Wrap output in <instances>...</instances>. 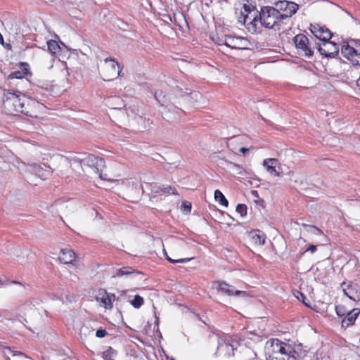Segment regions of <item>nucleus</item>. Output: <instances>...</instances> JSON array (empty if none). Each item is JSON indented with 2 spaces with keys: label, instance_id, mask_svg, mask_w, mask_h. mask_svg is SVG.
I'll use <instances>...</instances> for the list:
<instances>
[{
  "label": "nucleus",
  "instance_id": "nucleus-33",
  "mask_svg": "<svg viewBox=\"0 0 360 360\" xmlns=\"http://www.w3.org/2000/svg\"><path fill=\"white\" fill-rule=\"evenodd\" d=\"M181 209L184 212H190L191 211V203L188 201H184L181 204Z\"/></svg>",
  "mask_w": 360,
  "mask_h": 360
},
{
  "label": "nucleus",
  "instance_id": "nucleus-7",
  "mask_svg": "<svg viewBox=\"0 0 360 360\" xmlns=\"http://www.w3.org/2000/svg\"><path fill=\"white\" fill-rule=\"evenodd\" d=\"M104 76L105 80H112L120 75L122 67L115 58H107L104 60Z\"/></svg>",
  "mask_w": 360,
  "mask_h": 360
},
{
  "label": "nucleus",
  "instance_id": "nucleus-18",
  "mask_svg": "<svg viewBox=\"0 0 360 360\" xmlns=\"http://www.w3.org/2000/svg\"><path fill=\"white\" fill-rule=\"evenodd\" d=\"M153 192L158 194H172L177 195V191L175 187L168 185H161L155 187Z\"/></svg>",
  "mask_w": 360,
  "mask_h": 360
},
{
  "label": "nucleus",
  "instance_id": "nucleus-8",
  "mask_svg": "<svg viewBox=\"0 0 360 360\" xmlns=\"http://www.w3.org/2000/svg\"><path fill=\"white\" fill-rule=\"evenodd\" d=\"M278 356L272 357V360H299L300 356L294 347L285 342L280 346Z\"/></svg>",
  "mask_w": 360,
  "mask_h": 360
},
{
  "label": "nucleus",
  "instance_id": "nucleus-35",
  "mask_svg": "<svg viewBox=\"0 0 360 360\" xmlns=\"http://www.w3.org/2000/svg\"><path fill=\"white\" fill-rule=\"evenodd\" d=\"M249 18V16L248 14H245L243 12L240 13V15L238 18V21L240 22H243L244 25H245L247 20Z\"/></svg>",
  "mask_w": 360,
  "mask_h": 360
},
{
  "label": "nucleus",
  "instance_id": "nucleus-49",
  "mask_svg": "<svg viewBox=\"0 0 360 360\" xmlns=\"http://www.w3.org/2000/svg\"><path fill=\"white\" fill-rule=\"evenodd\" d=\"M356 86L358 89L360 91V77L356 80Z\"/></svg>",
  "mask_w": 360,
  "mask_h": 360
},
{
  "label": "nucleus",
  "instance_id": "nucleus-51",
  "mask_svg": "<svg viewBox=\"0 0 360 360\" xmlns=\"http://www.w3.org/2000/svg\"><path fill=\"white\" fill-rule=\"evenodd\" d=\"M155 323L157 326H158V323H159V321H158V318L156 317V321H155Z\"/></svg>",
  "mask_w": 360,
  "mask_h": 360
},
{
  "label": "nucleus",
  "instance_id": "nucleus-28",
  "mask_svg": "<svg viewBox=\"0 0 360 360\" xmlns=\"http://www.w3.org/2000/svg\"><path fill=\"white\" fill-rule=\"evenodd\" d=\"M236 210L241 217H244L247 215L248 207L245 204H238Z\"/></svg>",
  "mask_w": 360,
  "mask_h": 360
},
{
  "label": "nucleus",
  "instance_id": "nucleus-19",
  "mask_svg": "<svg viewBox=\"0 0 360 360\" xmlns=\"http://www.w3.org/2000/svg\"><path fill=\"white\" fill-rule=\"evenodd\" d=\"M225 162L226 166L235 172L236 174L240 177H243L246 175V172L241 165L229 160H225Z\"/></svg>",
  "mask_w": 360,
  "mask_h": 360
},
{
  "label": "nucleus",
  "instance_id": "nucleus-55",
  "mask_svg": "<svg viewBox=\"0 0 360 360\" xmlns=\"http://www.w3.org/2000/svg\"><path fill=\"white\" fill-rule=\"evenodd\" d=\"M44 167H47V166H46V165H44ZM48 168H50V167H48Z\"/></svg>",
  "mask_w": 360,
  "mask_h": 360
},
{
  "label": "nucleus",
  "instance_id": "nucleus-21",
  "mask_svg": "<svg viewBox=\"0 0 360 360\" xmlns=\"http://www.w3.org/2000/svg\"><path fill=\"white\" fill-rule=\"evenodd\" d=\"M141 274L139 271H136L133 267L131 266H124L121 269L117 270L115 275L114 276H128L132 274Z\"/></svg>",
  "mask_w": 360,
  "mask_h": 360
},
{
  "label": "nucleus",
  "instance_id": "nucleus-30",
  "mask_svg": "<svg viewBox=\"0 0 360 360\" xmlns=\"http://www.w3.org/2000/svg\"><path fill=\"white\" fill-rule=\"evenodd\" d=\"M165 254L166 255L167 260L172 264L186 263L191 259V258H182V259H173L172 258H170L169 256H167L166 252H165Z\"/></svg>",
  "mask_w": 360,
  "mask_h": 360
},
{
  "label": "nucleus",
  "instance_id": "nucleus-12",
  "mask_svg": "<svg viewBox=\"0 0 360 360\" xmlns=\"http://www.w3.org/2000/svg\"><path fill=\"white\" fill-rule=\"evenodd\" d=\"M283 342L279 340L277 338L271 339L268 340L266 343V348L269 352V357L267 360H272V357H275L276 356L280 355L278 354V351H280V346L283 344Z\"/></svg>",
  "mask_w": 360,
  "mask_h": 360
},
{
  "label": "nucleus",
  "instance_id": "nucleus-11",
  "mask_svg": "<svg viewBox=\"0 0 360 360\" xmlns=\"http://www.w3.org/2000/svg\"><path fill=\"white\" fill-rule=\"evenodd\" d=\"M293 40L295 46L297 49H301L304 52L305 56L309 58L313 56L314 51L309 46V39L306 35L303 34H297L294 37Z\"/></svg>",
  "mask_w": 360,
  "mask_h": 360
},
{
  "label": "nucleus",
  "instance_id": "nucleus-44",
  "mask_svg": "<svg viewBox=\"0 0 360 360\" xmlns=\"http://www.w3.org/2000/svg\"><path fill=\"white\" fill-rule=\"evenodd\" d=\"M251 193H252V196L256 197V198H259V194H258V191H257L252 190L251 191Z\"/></svg>",
  "mask_w": 360,
  "mask_h": 360
},
{
  "label": "nucleus",
  "instance_id": "nucleus-9",
  "mask_svg": "<svg viewBox=\"0 0 360 360\" xmlns=\"http://www.w3.org/2000/svg\"><path fill=\"white\" fill-rule=\"evenodd\" d=\"M341 54L352 65L360 66V46L355 49L347 43L344 44L341 47Z\"/></svg>",
  "mask_w": 360,
  "mask_h": 360
},
{
  "label": "nucleus",
  "instance_id": "nucleus-41",
  "mask_svg": "<svg viewBox=\"0 0 360 360\" xmlns=\"http://www.w3.org/2000/svg\"><path fill=\"white\" fill-rule=\"evenodd\" d=\"M103 293L108 297L110 298V301L112 303V301L115 300V295L112 293H108L105 290H103Z\"/></svg>",
  "mask_w": 360,
  "mask_h": 360
},
{
  "label": "nucleus",
  "instance_id": "nucleus-32",
  "mask_svg": "<svg viewBox=\"0 0 360 360\" xmlns=\"http://www.w3.org/2000/svg\"><path fill=\"white\" fill-rule=\"evenodd\" d=\"M354 323L351 319L350 316L346 315L342 321V326L345 328H347L349 326L353 325Z\"/></svg>",
  "mask_w": 360,
  "mask_h": 360
},
{
  "label": "nucleus",
  "instance_id": "nucleus-29",
  "mask_svg": "<svg viewBox=\"0 0 360 360\" xmlns=\"http://www.w3.org/2000/svg\"><path fill=\"white\" fill-rule=\"evenodd\" d=\"M101 302L103 304L105 309H110L112 308V303L110 301V298H108L104 293L101 297Z\"/></svg>",
  "mask_w": 360,
  "mask_h": 360
},
{
  "label": "nucleus",
  "instance_id": "nucleus-54",
  "mask_svg": "<svg viewBox=\"0 0 360 360\" xmlns=\"http://www.w3.org/2000/svg\"><path fill=\"white\" fill-rule=\"evenodd\" d=\"M2 285L1 281L0 280V286Z\"/></svg>",
  "mask_w": 360,
  "mask_h": 360
},
{
  "label": "nucleus",
  "instance_id": "nucleus-6",
  "mask_svg": "<svg viewBox=\"0 0 360 360\" xmlns=\"http://www.w3.org/2000/svg\"><path fill=\"white\" fill-rule=\"evenodd\" d=\"M82 167H88L91 168L94 172L102 177V172L105 167V162L103 158H98L93 154H89L80 160Z\"/></svg>",
  "mask_w": 360,
  "mask_h": 360
},
{
  "label": "nucleus",
  "instance_id": "nucleus-13",
  "mask_svg": "<svg viewBox=\"0 0 360 360\" xmlns=\"http://www.w3.org/2000/svg\"><path fill=\"white\" fill-rule=\"evenodd\" d=\"M20 70L12 72L8 75V79H22L26 75H32L30 65L27 63L21 62L19 64Z\"/></svg>",
  "mask_w": 360,
  "mask_h": 360
},
{
  "label": "nucleus",
  "instance_id": "nucleus-14",
  "mask_svg": "<svg viewBox=\"0 0 360 360\" xmlns=\"http://www.w3.org/2000/svg\"><path fill=\"white\" fill-rule=\"evenodd\" d=\"M344 294L350 300L357 302L360 301V289L356 284H349L342 288Z\"/></svg>",
  "mask_w": 360,
  "mask_h": 360
},
{
  "label": "nucleus",
  "instance_id": "nucleus-42",
  "mask_svg": "<svg viewBox=\"0 0 360 360\" xmlns=\"http://www.w3.org/2000/svg\"><path fill=\"white\" fill-rule=\"evenodd\" d=\"M321 27L319 25H311L310 26V30L311 32V33L314 35V31L315 30H317L318 28H320Z\"/></svg>",
  "mask_w": 360,
  "mask_h": 360
},
{
  "label": "nucleus",
  "instance_id": "nucleus-4",
  "mask_svg": "<svg viewBox=\"0 0 360 360\" xmlns=\"http://www.w3.org/2000/svg\"><path fill=\"white\" fill-rule=\"evenodd\" d=\"M27 99L25 95H18L15 93H9L4 101V108L6 109L9 113H22L28 115L27 108L25 103Z\"/></svg>",
  "mask_w": 360,
  "mask_h": 360
},
{
  "label": "nucleus",
  "instance_id": "nucleus-16",
  "mask_svg": "<svg viewBox=\"0 0 360 360\" xmlns=\"http://www.w3.org/2000/svg\"><path fill=\"white\" fill-rule=\"evenodd\" d=\"M314 32V37L322 41L330 40L333 36L330 31L326 27H321L317 30H315Z\"/></svg>",
  "mask_w": 360,
  "mask_h": 360
},
{
  "label": "nucleus",
  "instance_id": "nucleus-43",
  "mask_svg": "<svg viewBox=\"0 0 360 360\" xmlns=\"http://www.w3.org/2000/svg\"><path fill=\"white\" fill-rule=\"evenodd\" d=\"M6 49L8 50H11L12 49V46L11 44L9 43H4V45H3Z\"/></svg>",
  "mask_w": 360,
  "mask_h": 360
},
{
  "label": "nucleus",
  "instance_id": "nucleus-46",
  "mask_svg": "<svg viewBox=\"0 0 360 360\" xmlns=\"http://www.w3.org/2000/svg\"><path fill=\"white\" fill-rule=\"evenodd\" d=\"M240 153H243V154H245L247 151H248V148H245V147H242L240 148Z\"/></svg>",
  "mask_w": 360,
  "mask_h": 360
},
{
  "label": "nucleus",
  "instance_id": "nucleus-27",
  "mask_svg": "<svg viewBox=\"0 0 360 360\" xmlns=\"http://www.w3.org/2000/svg\"><path fill=\"white\" fill-rule=\"evenodd\" d=\"M335 311L338 316H345L347 315L349 310L344 305H338L335 307Z\"/></svg>",
  "mask_w": 360,
  "mask_h": 360
},
{
  "label": "nucleus",
  "instance_id": "nucleus-48",
  "mask_svg": "<svg viewBox=\"0 0 360 360\" xmlns=\"http://www.w3.org/2000/svg\"><path fill=\"white\" fill-rule=\"evenodd\" d=\"M300 294V296H301V299H302V302L303 303L305 304V305H307V304L304 302V299H305V295L304 294H302V292H299Z\"/></svg>",
  "mask_w": 360,
  "mask_h": 360
},
{
  "label": "nucleus",
  "instance_id": "nucleus-3",
  "mask_svg": "<svg viewBox=\"0 0 360 360\" xmlns=\"http://www.w3.org/2000/svg\"><path fill=\"white\" fill-rule=\"evenodd\" d=\"M208 343L217 346V352H221L226 356H233L240 344L231 336L220 337L219 334L211 333L208 337Z\"/></svg>",
  "mask_w": 360,
  "mask_h": 360
},
{
  "label": "nucleus",
  "instance_id": "nucleus-53",
  "mask_svg": "<svg viewBox=\"0 0 360 360\" xmlns=\"http://www.w3.org/2000/svg\"><path fill=\"white\" fill-rule=\"evenodd\" d=\"M114 109H116V108H121V107H113Z\"/></svg>",
  "mask_w": 360,
  "mask_h": 360
},
{
  "label": "nucleus",
  "instance_id": "nucleus-37",
  "mask_svg": "<svg viewBox=\"0 0 360 360\" xmlns=\"http://www.w3.org/2000/svg\"><path fill=\"white\" fill-rule=\"evenodd\" d=\"M254 8H255V7H251L249 5L244 4L243 5V9H244V12L243 13H245V14L249 15L254 10Z\"/></svg>",
  "mask_w": 360,
  "mask_h": 360
},
{
  "label": "nucleus",
  "instance_id": "nucleus-10",
  "mask_svg": "<svg viewBox=\"0 0 360 360\" xmlns=\"http://www.w3.org/2000/svg\"><path fill=\"white\" fill-rule=\"evenodd\" d=\"M318 51L326 58H335L339 53L338 45L330 40H325L318 44Z\"/></svg>",
  "mask_w": 360,
  "mask_h": 360
},
{
  "label": "nucleus",
  "instance_id": "nucleus-52",
  "mask_svg": "<svg viewBox=\"0 0 360 360\" xmlns=\"http://www.w3.org/2000/svg\"><path fill=\"white\" fill-rule=\"evenodd\" d=\"M345 285H346V283H345V282L342 283H341V287H342V288H343V286H344Z\"/></svg>",
  "mask_w": 360,
  "mask_h": 360
},
{
  "label": "nucleus",
  "instance_id": "nucleus-23",
  "mask_svg": "<svg viewBox=\"0 0 360 360\" xmlns=\"http://www.w3.org/2000/svg\"><path fill=\"white\" fill-rule=\"evenodd\" d=\"M49 51L52 54H56L60 51V47L58 42L55 40H49L47 41Z\"/></svg>",
  "mask_w": 360,
  "mask_h": 360
},
{
  "label": "nucleus",
  "instance_id": "nucleus-25",
  "mask_svg": "<svg viewBox=\"0 0 360 360\" xmlns=\"http://www.w3.org/2000/svg\"><path fill=\"white\" fill-rule=\"evenodd\" d=\"M144 303L143 298L139 295H136L132 300L130 301V304L135 308L139 309Z\"/></svg>",
  "mask_w": 360,
  "mask_h": 360
},
{
  "label": "nucleus",
  "instance_id": "nucleus-1",
  "mask_svg": "<svg viewBox=\"0 0 360 360\" xmlns=\"http://www.w3.org/2000/svg\"><path fill=\"white\" fill-rule=\"evenodd\" d=\"M156 101L162 107L161 113L164 120L168 122H173L176 118V115L180 116L183 112L181 108L178 105H181V101L194 104L202 98V95L198 91H192L190 93L183 92L182 89L179 86L173 88L172 92L165 94L162 91H158L154 95Z\"/></svg>",
  "mask_w": 360,
  "mask_h": 360
},
{
  "label": "nucleus",
  "instance_id": "nucleus-17",
  "mask_svg": "<svg viewBox=\"0 0 360 360\" xmlns=\"http://www.w3.org/2000/svg\"><path fill=\"white\" fill-rule=\"evenodd\" d=\"M252 243L255 245H262L265 243L266 236L259 230H254L250 233Z\"/></svg>",
  "mask_w": 360,
  "mask_h": 360
},
{
  "label": "nucleus",
  "instance_id": "nucleus-39",
  "mask_svg": "<svg viewBox=\"0 0 360 360\" xmlns=\"http://www.w3.org/2000/svg\"><path fill=\"white\" fill-rule=\"evenodd\" d=\"M233 295L234 296L246 297V296H248V293L245 291L235 290Z\"/></svg>",
  "mask_w": 360,
  "mask_h": 360
},
{
  "label": "nucleus",
  "instance_id": "nucleus-31",
  "mask_svg": "<svg viewBox=\"0 0 360 360\" xmlns=\"http://www.w3.org/2000/svg\"><path fill=\"white\" fill-rule=\"evenodd\" d=\"M360 314V309L359 308H354L352 310H349L347 315L350 316L351 319H352L353 322L354 323L356 318Z\"/></svg>",
  "mask_w": 360,
  "mask_h": 360
},
{
  "label": "nucleus",
  "instance_id": "nucleus-26",
  "mask_svg": "<svg viewBox=\"0 0 360 360\" xmlns=\"http://www.w3.org/2000/svg\"><path fill=\"white\" fill-rule=\"evenodd\" d=\"M116 354V352L111 347H109L105 352H103V357L104 360H114L113 356Z\"/></svg>",
  "mask_w": 360,
  "mask_h": 360
},
{
  "label": "nucleus",
  "instance_id": "nucleus-20",
  "mask_svg": "<svg viewBox=\"0 0 360 360\" xmlns=\"http://www.w3.org/2000/svg\"><path fill=\"white\" fill-rule=\"evenodd\" d=\"M218 288L217 290L221 291L222 293L229 295L233 296L234 293L235 288L233 286L228 284L225 281H218Z\"/></svg>",
  "mask_w": 360,
  "mask_h": 360
},
{
  "label": "nucleus",
  "instance_id": "nucleus-40",
  "mask_svg": "<svg viewBox=\"0 0 360 360\" xmlns=\"http://www.w3.org/2000/svg\"><path fill=\"white\" fill-rule=\"evenodd\" d=\"M317 250V245H309L307 248L305 252H310L311 253H314Z\"/></svg>",
  "mask_w": 360,
  "mask_h": 360
},
{
  "label": "nucleus",
  "instance_id": "nucleus-2",
  "mask_svg": "<svg viewBox=\"0 0 360 360\" xmlns=\"http://www.w3.org/2000/svg\"><path fill=\"white\" fill-rule=\"evenodd\" d=\"M258 22L267 29H272L275 31H279L283 24V19H280L278 11L275 10L273 6L262 7L258 15L254 16L253 19L248 24L249 31L256 32L257 30Z\"/></svg>",
  "mask_w": 360,
  "mask_h": 360
},
{
  "label": "nucleus",
  "instance_id": "nucleus-22",
  "mask_svg": "<svg viewBox=\"0 0 360 360\" xmlns=\"http://www.w3.org/2000/svg\"><path fill=\"white\" fill-rule=\"evenodd\" d=\"M274 162H276L275 159H268L264 161L263 165L264 166H266V169L270 174L278 176L279 174L277 172L276 167L273 165Z\"/></svg>",
  "mask_w": 360,
  "mask_h": 360
},
{
  "label": "nucleus",
  "instance_id": "nucleus-50",
  "mask_svg": "<svg viewBox=\"0 0 360 360\" xmlns=\"http://www.w3.org/2000/svg\"><path fill=\"white\" fill-rule=\"evenodd\" d=\"M0 44L4 45V37L1 33H0Z\"/></svg>",
  "mask_w": 360,
  "mask_h": 360
},
{
  "label": "nucleus",
  "instance_id": "nucleus-38",
  "mask_svg": "<svg viewBox=\"0 0 360 360\" xmlns=\"http://www.w3.org/2000/svg\"><path fill=\"white\" fill-rule=\"evenodd\" d=\"M214 0H202V8L204 7L208 8L210 7V6L212 4Z\"/></svg>",
  "mask_w": 360,
  "mask_h": 360
},
{
  "label": "nucleus",
  "instance_id": "nucleus-47",
  "mask_svg": "<svg viewBox=\"0 0 360 360\" xmlns=\"http://www.w3.org/2000/svg\"><path fill=\"white\" fill-rule=\"evenodd\" d=\"M309 226V227H310V228H312V229H315V230H316L317 232H319V233H321V231L319 228H317L316 226Z\"/></svg>",
  "mask_w": 360,
  "mask_h": 360
},
{
  "label": "nucleus",
  "instance_id": "nucleus-5",
  "mask_svg": "<svg viewBox=\"0 0 360 360\" xmlns=\"http://www.w3.org/2000/svg\"><path fill=\"white\" fill-rule=\"evenodd\" d=\"M274 8L278 11V16L283 20L290 19L299 9V5L293 1L283 0L274 3Z\"/></svg>",
  "mask_w": 360,
  "mask_h": 360
},
{
  "label": "nucleus",
  "instance_id": "nucleus-15",
  "mask_svg": "<svg viewBox=\"0 0 360 360\" xmlns=\"http://www.w3.org/2000/svg\"><path fill=\"white\" fill-rule=\"evenodd\" d=\"M76 255L73 250L70 249H62L60 250V256L58 259L65 264H73V262L75 260Z\"/></svg>",
  "mask_w": 360,
  "mask_h": 360
},
{
  "label": "nucleus",
  "instance_id": "nucleus-24",
  "mask_svg": "<svg viewBox=\"0 0 360 360\" xmlns=\"http://www.w3.org/2000/svg\"><path fill=\"white\" fill-rule=\"evenodd\" d=\"M214 199L224 207H227L229 205V202L224 195L218 189L214 191Z\"/></svg>",
  "mask_w": 360,
  "mask_h": 360
},
{
  "label": "nucleus",
  "instance_id": "nucleus-45",
  "mask_svg": "<svg viewBox=\"0 0 360 360\" xmlns=\"http://www.w3.org/2000/svg\"><path fill=\"white\" fill-rule=\"evenodd\" d=\"M11 352L13 353V356H17V355H24L22 352H18V351H11Z\"/></svg>",
  "mask_w": 360,
  "mask_h": 360
},
{
  "label": "nucleus",
  "instance_id": "nucleus-34",
  "mask_svg": "<svg viewBox=\"0 0 360 360\" xmlns=\"http://www.w3.org/2000/svg\"><path fill=\"white\" fill-rule=\"evenodd\" d=\"M108 333L105 329L99 328L96 332V336L99 338H104L107 335Z\"/></svg>",
  "mask_w": 360,
  "mask_h": 360
},
{
  "label": "nucleus",
  "instance_id": "nucleus-36",
  "mask_svg": "<svg viewBox=\"0 0 360 360\" xmlns=\"http://www.w3.org/2000/svg\"><path fill=\"white\" fill-rule=\"evenodd\" d=\"M139 120L141 121V122H143V128L144 129H147L148 127H150V126L153 124V122L150 121V119H143L141 117H139Z\"/></svg>",
  "mask_w": 360,
  "mask_h": 360
}]
</instances>
